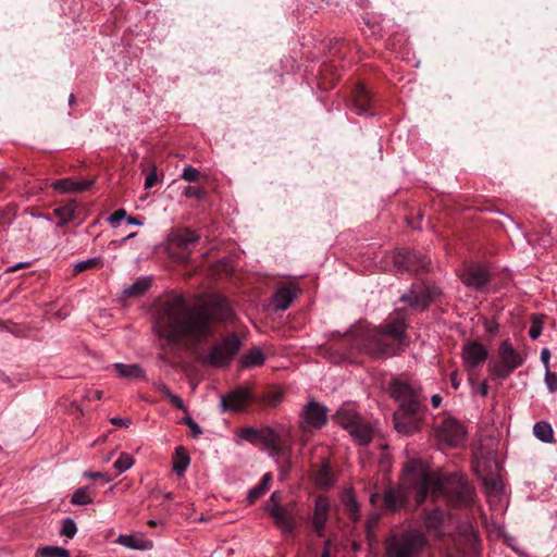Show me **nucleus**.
<instances>
[{
	"label": "nucleus",
	"mask_w": 557,
	"mask_h": 557,
	"mask_svg": "<svg viewBox=\"0 0 557 557\" xmlns=\"http://www.w3.org/2000/svg\"><path fill=\"white\" fill-rule=\"evenodd\" d=\"M232 317V309L221 295H209L196 308H190L183 296H175L162 305L154 330L171 348L182 344L194 347L211 335L213 322Z\"/></svg>",
	"instance_id": "f257e3e1"
},
{
	"label": "nucleus",
	"mask_w": 557,
	"mask_h": 557,
	"mask_svg": "<svg viewBox=\"0 0 557 557\" xmlns=\"http://www.w3.org/2000/svg\"><path fill=\"white\" fill-rule=\"evenodd\" d=\"M412 493L418 505L428 495L433 499L444 497L451 506H468L473 500V491L461 474L442 475L431 472L421 460H410L403 471L401 483L385 491L383 506L386 510L396 511L405 506Z\"/></svg>",
	"instance_id": "f03ea898"
},
{
	"label": "nucleus",
	"mask_w": 557,
	"mask_h": 557,
	"mask_svg": "<svg viewBox=\"0 0 557 557\" xmlns=\"http://www.w3.org/2000/svg\"><path fill=\"white\" fill-rule=\"evenodd\" d=\"M406 322L404 314L396 313L382 327H366L360 331L356 345L367 355L385 358L399 352L406 345Z\"/></svg>",
	"instance_id": "7ed1b4c3"
},
{
	"label": "nucleus",
	"mask_w": 557,
	"mask_h": 557,
	"mask_svg": "<svg viewBox=\"0 0 557 557\" xmlns=\"http://www.w3.org/2000/svg\"><path fill=\"white\" fill-rule=\"evenodd\" d=\"M389 389L392 397L399 403L393 414L395 430L404 435L413 434L421 424L420 410L425 397L419 388L401 380H394Z\"/></svg>",
	"instance_id": "20e7f679"
},
{
	"label": "nucleus",
	"mask_w": 557,
	"mask_h": 557,
	"mask_svg": "<svg viewBox=\"0 0 557 557\" xmlns=\"http://www.w3.org/2000/svg\"><path fill=\"white\" fill-rule=\"evenodd\" d=\"M426 545L425 537L418 532L393 535L385 544L386 557H419Z\"/></svg>",
	"instance_id": "39448f33"
},
{
	"label": "nucleus",
	"mask_w": 557,
	"mask_h": 557,
	"mask_svg": "<svg viewBox=\"0 0 557 557\" xmlns=\"http://www.w3.org/2000/svg\"><path fill=\"white\" fill-rule=\"evenodd\" d=\"M524 362L522 355L517 351L509 341H503L498 347V359L490 364L491 373L499 379H507L517 368Z\"/></svg>",
	"instance_id": "423d86ee"
},
{
	"label": "nucleus",
	"mask_w": 557,
	"mask_h": 557,
	"mask_svg": "<svg viewBox=\"0 0 557 557\" xmlns=\"http://www.w3.org/2000/svg\"><path fill=\"white\" fill-rule=\"evenodd\" d=\"M240 345L238 336L232 335L214 345L207 355L199 356L198 359L205 366L222 368L232 361Z\"/></svg>",
	"instance_id": "0eeeda50"
},
{
	"label": "nucleus",
	"mask_w": 557,
	"mask_h": 557,
	"mask_svg": "<svg viewBox=\"0 0 557 557\" xmlns=\"http://www.w3.org/2000/svg\"><path fill=\"white\" fill-rule=\"evenodd\" d=\"M329 409L314 399L308 400L299 412V428L306 433L320 430L327 424Z\"/></svg>",
	"instance_id": "6e6552de"
},
{
	"label": "nucleus",
	"mask_w": 557,
	"mask_h": 557,
	"mask_svg": "<svg viewBox=\"0 0 557 557\" xmlns=\"http://www.w3.org/2000/svg\"><path fill=\"white\" fill-rule=\"evenodd\" d=\"M437 437L440 441L449 446H458L466 438L463 425L455 419H445L437 429Z\"/></svg>",
	"instance_id": "1a4fd4ad"
},
{
	"label": "nucleus",
	"mask_w": 557,
	"mask_h": 557,
	"mask_svg": "<svg viewBox=\"0 0 557 557\" xmlns=\"http://www.w3.org/2000/svg\"><path fill=\"white\" fill-rule=\"evenodd\" d=\"M252 397L249 387H238L221 397L220 409L225 411H240L245 408L247 401Z\"/></svg>",
	"instance_id": "9d476101"
},
{
	"label": "nucleus",
	"mask_w": 557,
	"mask_h": 557,
	"mask_svg": "<svg viewBox=\"0 0 557 557\" xmlns=\"http://www.w3.org/2000/svg\"><path fill=\"white\" fill-rule=\"evenodd\" d=\"M435 295V288L419 287L410 290L408 294H404L400 299L416 310H423L429 306Z\"/></svg>",
	"instance_id": "9b49d317"
},
{
	"label": "nucleus",
	"mask_w": 557,
	"mask_h": 557,
	"mask_svg": "<svg viewBox=\"0 0 557 557\" xmlns=\"http://www.w3.org/2000/svg\"><path fill=\"white\" fill-rule=\"evenodd\" d=\"M268 510L273 518L275 524L283 533H292L295 528L294 512L283 506L274 504L269 506Z\"/></svg>",
	"instance_id": "f8f14e48"
},
{
	"label": "nucleus",
	"mask_w": 557,
	"mask_h": 557,
	"mask_svg": "<svg viewBox=\"0 0 557 557\" xmlns=\"http://www.w3.org/2000/svg\"><path fill=\"white\" fill-rule=\"evenodd\" d=\"M488 357L487 349L480 343H468L462 348V360L468 369H473Z\"/></svg>",
	"instance_id": "ddd939ff"
},
{
	"label": "nucleus",
	"mask_w": 557,
	"mask_h": 557,
	"mask_svg": "<svg viewBox=\"0 0 557 557\" xmlns=\"http://www.w3.org/2000/svg\"><path fill=\"white\" fill-rule=\"evenodd\" d=\"M462 283L474 289L484 287L488 282V273L483 265H470L460 275Z\"/></svg>",
	"instance_id": "4468645a"
},
{
	"label": "nucleus",
	"mask_w": 557,
	"mask_h": 557,
	"mask_svg": "<svg viewBox=\"0 0 557 557\" xmlns=\"http://www.w3.org/2000/svg\"><path fill=\"white\" fill-rule=\"evenodd\" d=\"M395 263L408 271L417 272L428 269L430 260L417 251H405L396 257Z\"/></svg>",
	"instance_id": "2eb2a0df"
},
{
	"label": "nucleus",
	"mask_w": 557,
	"mask_h": 557,
	"mask_svg": "<svg viewBox=\"0 0 557 557\" xmlns=\"http://www.w3.org/2000/svg\"><path fill=\"white\" fill-rule=\"evenodd\" d=\"M330 502L326 497L320 495L315 499L312 525L319 536L324 535V527L327 521Z\"/></svg>",
	"instance_id": "dca6fc26"
},
{
	"label": "nucleus",
	"mask_w": 557,
	"mask_h": 557,
	"mask_svg": "<svg viewBox=\"0 0 557 557\" xmlns=\"http://www.w3.org/2000/svg\"><path fill=\"white\" fill-rule=\"evenodd\" d=\"M475 471L483 482L487 497L490 499H500L504 490L500 476L495 472L482 473L480 466L475 468Z\"/></svg>",
	"instance_id": "f3484780"
},
{
	"label": "nucleus",
	"mask_w": 557,
	"mask_h": 557,
	"mask_svg": "<svg viewBox=\"0 0 557 557\" xmlns=\"http://www.w3.org/2000/svg\"><path fill=\"white\" fill-rule=\"evenodd\" d=\"M199 236L190 230H181L174 233L171 237V245L183 250L182 260L187 259V255L190 252L191 247L198 242Z\"/></svg>",
	"instance_id": "a211bd4d"
},
{
	"label": "nucleus",
	"mask_w": 557,
	"mask_h": 557,
	"mask_svg": "<svg viewBox=\"0 0 557 557\" xmlns=\"http://www.w3.org/2000/svg\"><path fill=\"white\" fill-rule=\"evenodd\" d=\"M94 185V180H84L75 182L71 178H63L52 183V187L61 194L83 193Z\"/></svg>",
	"instance_id": "6ab92c4d"
},
{
	"label": "nucleus",
	"mask_w": 557,
	"mask_h": 557,
	"mask_svg": "<svg viewBox=\"0 0 557 557\" xmlns=\"http://www.w3.org/2000/svg\"><path fill=\"white\" fill-rule=\"evenodd\" d=\"M297 297V288L289 284L277 288L273 296V307L276 310H286Z\"/></svg>",
	"instance_id": "aec40b11"
},
{
	"label": "nucleus",
	"mask_w": 557,
	"mask_h": 557,
	"mask_svg": "<svg viewBox=\"0 0 557 557\" xmlns=\"http://www.w3.org/2000/svg\"><path fill=\"white\" fill-rule=\"evenodd\" d=\"M445 521V515L443 510L438 508H434L433 510H430L425 512L424 515V528L429 533H432L436 536L444 534L442 531V527Z\"/></svg>",
	"instance_id": "412c9836"
},
{
	"label": "nucleus",
	"mask_w": 557,
	"mask_h": 557,
	"mask_svg": "<svg viewBox=\"0 0 557 557\" xmlns=\"http://www.w3.org/2000/svg\"><path fill=\"white\" fill-rule=\"evenodd\" d=\"M360 419V416L350 406L341 407L333 416L334 422L348 431H350Z\"/></svg>",
	"instance_id": "4be33fe9"
},
{
	"label": "nucleus",
	"mask_w": 557,
	"mask_h": 557,
	"mask_svg": "<svg viewBox=\"0 0 557 557\" xmlns=\"http://www.w3.org/2000/svg\"><path fill=\"white\" fill-rule=\"evenodd\" d=\"M370 96L364 86H358L354 92L352 110L358 115H369Z\"/></svg>",
	"instance_id": "5701e85b"
},
{
	"label": "nucleus",
	"mask_w": 557,
	"mask_h": 557,
	"mask_svg": "<svg viewBox=\"0 0 557 557\" xmlns=\"http://www.w3.org/2000/svg\"><path fill=\"white\" fill-rule=\"evenodd\" d=\"M117 375L127 380L145 379V370L137 363L126 364L116 362L112 366Z\"/></svg>",
	"instance_id": "b1692460"
},
{
	"label": "nucleus",
	"mask_w": 557,
	"mask_h": 557,
	"mask_svg": "<svg viewBox=\"0 0 557 557\" xmlns=\"http://www.w3.org/2000/svg\"><path fill=\"white\" fill-rule=\"evenodd\" d=\"M349 433L359 444L367 445L373 437V428L360 419Z\"/></svg>",
	"instance_id": "393cba45"
},
{
	"label": "nucleus",
	"mask_w": 557,
	"mask_h": 557,
	"mask_svg": "<svg viewBox=\"0 0 557 557\" xmlns=\"http://www.w3.org/2000/svg\"><path fill=\"white\" fill-rule=\"evenodd\" d=\"M151 286V278L148 276L138 277L135 282L123 289V296L126 298L139 297L144 295Z\"/></svg>",
	"instance_id": "a878e982"
},
{
	"label": "nucleus",
	"mask_w": 557,
	"mask_h": 557,
	"mask_svg": "<svg viewBox=\"0 0 557 557\" xmlns=\"http://www.w3.org/2000/svg\"><path fill=\"white\" fill-rule=\"evenodd\" d=\"M265 357L262 350L258 347H253L247 354L240 358V364L243 368H256L264 363Z\"/></svg>",
	"instance_id": "bb28decb"
},
{
	"label": "nucleus",
	"mask_w": 557,
	"mask_h": 557,
	"mask_svg": "<svg viewBox=\"0 0 557 557\" xmlns=\"http://www.w3.org/2000/svg\"><path fill=\"white\" fill-rule=\"evenodd\" d=\"M190 459L186 453V449L182 446L175 448V455L173 459V471L177 475L184 474L188 468Z\"/></svg>",
	"instance_id": "cd10ccee"
},
{
	"label": "nucleus",
	"mask_w": 557,
	"mask_h": 557,
	"mask_svg": "<svg viewBox=\"0 0 557 557\" xmlns=\"http://www.w3.org/2000/svg\"><path fill=\"white\" fill-rule=\"evenodd\" d=\"M271 481H272V474L270 472L265 473L262 476L261 482L248 492V496H247L248 503L252 504L259 497H261L268 491L269 484Z\"/></svg>",
	"instance_id": "c85d7f7f"
},
{
	"label": "nucleus",
	"mask_w": 557,
	"mask_h": 557,
	"mask_svg": "<svg viewBox=\"0 0 557 557\" xmlns=\"http://www.w3.org/2000/svg\"><path fill=\"white\" fill-rule=\"evenodd\" d=\"M533 433L537 440L544 443L554 442V432L552 425L547 422L540 421L533 426Z\"/></svg>",
	"instance_id": "c756f323"
},
{
	"label": "nucleus",
	"mask_w": 557,
	"mask_h": 557,
	"mask_svg": "<svg viewBox=\"0 0 557 557\" xmlns=\"http://www.w3.org/2000/svg\"><path fill=\"white\" fill-rule=\"evenodd\" d=\"M281 441V436L273 429L265 428L259 430V440L258 442L262 443L265 447H277L278 442Z\"/></svg>",
	"instance_id": "7c9ffc66"
},
{
	"label": "nucleus",
	"mask_w": 557,
	"mask_h": 557,
	"mask_svg": "<svg viewBox=\"0 0 557 557\" xmlns=\"http://www.w3.org/2000/svg\"><path fill=\"white\" fill-rule=\"evenodd\" d=\"M71 503L76 506H85L92 503V496L88 486L77 488L71 498Z\"/></svg>",
	"instance_id": "2f4dec72"
},
{
	"label": "nucleus",
	"mask_w": 557,
	"mask_h": 557,
	"mask_svg": "<svg viewBox=\"0 0 557 557\" xmlns=\"http://www.w3.org/2000/svg\"><path fill=\"white\" fill-rule=\"evenodd\" d=\"M36 557H70V553L60 546H42L36 550Z\"/></svg>",
	"instance_id": "473e14b6"
},
{
	"label": "nucleus",
	"mask_w": 557,
	"mask_h": 557,
	"mask_svg": "<svg viewBox=\"0 0 557 557\" xmlns=\"http://www.w3.org/2000/svg\"><path fill=\"white\" fill-rule=\"evenodd\" d=\"M75 206L70 203L64 207L57 208L54 210V214L60 219L59 225H64L70 222L75 213Z\"/></svg>",
	"instance_id": "72a5a7b5"
},
{
	"label": "nucleus",
	"mask_w": 557,
	"mask_h": 557,
	"mask_svg": "<svg viewBox=\"0 0 557 557\" xmlns=\"http://www.w3.org/2000/svg\"><path fill=\"white\" fill-rule=\"evenodd\" d=\"M134 465L133 457L127 453H121L113 467L119 474L124 473Z\"/></svg>",
	"instance_id": "f704fd0d"
},
{
	"label": "nucleus",
	"mask_w": 557,
	"mask_h": 557,
	"mask_svg": "<svg viewBox=\"0 0 557 557\" xmlns=\"http://www.w3.org/2000/svg\"><path fill=\"white\" fill-rule=\"evenodd\" d=\"M315 483L320 487H329L333 484V474L327 467H322L315 474Z\"/></svg>",
	"instance_id": "c9c22d12"
},
{
	"label": "nucleus",
	"mask_w": 557,
	"mask_h": 557,
	"mask_svg": "<svg viewBox=\"0 0 557 557\" xmlns=\"http://www.w3.org/2000/svg\"><path fill=\"white\" fill-rule=\"evenodd\" d=\"M101 264L100 258H89L87 260L78 261L73 265V272L78 274L89 269L97 268Z\"/></svg>",
	"instance_id": "e433bc0d"
},
{
	"label": "nucleus",
	"mask_w": 557,
	"mask_h": 557,
	"mask_svg": "<svg viewBox=\"0 0 557 557\" xmlns=\"http://www.w3.org/2000/svg\"><path fill=\"white\" fill-rule=\"evenodd\" d=\"M116 543L133 549H143L141 541L133 535L120 534Z\"/></svg>",
	"instance_id": "4c0bfd02"
},
{
	"label": "nucleus",
	"mask_w": 557,
	"mask_h": 557,
	"mask_svg": "<svg viewBox=\"0 0 557 557\" xmlns=\"http://www.w3.org/2000/svg\"><path fill=\"white\" fill-rule=\"evenodd\" d=\"M77 532L76 523L73 519L66 518L63 523L60 531L61 535H64L69 539H73Z\"/></svg>",
	"instance_id": "58836bf2"
},
{
	"label": "nucleus",
	"mask_w": 557,
	"mask_h": 557,
	"mask_svg": "<svg viewBox=\"0 0 557 557\" xmlns=\"http://www.w3.org/2000/svg\"><path fill=\"white\" fill-rule=\"evenodd\" d=\"M542 320L539 317H534L529 330V336L532 339H536L542 334Z\"/></svg>",
	"instance_id": "ea45409f"
},
{
	"label": "nucleus",
	"mask_w": 557,
	"mask_h": 557,
	"mask_svg": "<svg viewBox=\"0 0 557 557\" xmlns=\"http://www.w3.org/2000/svg\"><path fill=\"white\" fill-rule=\"evenodd\" d=\"M199 175L200 172L196 168L188 165L184 168L182 177L187 182H196Z\"/></svg>",
	"instance_id": "a19ab883"
},
{
	"label": "nucleus",
	"mask_w": 557,
	"mask_h": 557,
	"mask_svg": "<svg viewBox=\"0 0 557 557\" xmlns=\"http://www.w3.org/2000/svg\"><path fill=\"white\" fill-rule=\"evenodd\" d=\"M126 216V211L124 209H119L114 211L108 219L109 223L112 227H117L120 222L124 220Z\"/></svg>",
	"instance_id": "79ce46f5"
},
{
	"label": "nucleus",
	"mask_w": 557,
	"mask_h": 557,
	"mask_svg": "<svg viewBox=\"0 0 557 557\" xmlns=\"http://www.w3.org/2000/svg\"><path fill=\"white\" fill-rule=\"evenodd\" d=\"M183 422L190 429L194 437H198L202 433L201 428L193 418L186 417L183 419Z\"/></svg>",
	"instance_id": "37998d69"
},
{
	"label": "nucleus",
	"mask_w": 557,
	"mask_h": 557,
	"mask_svg": "<svg viewBox=\"0 0 557 557\" xmlns=\"http://www.w3.org/2000/svg\"><path fill=\"white\" fill-rule=\"evenodd\" d=\"M242 437L251 443H257L259 440V430L244 429L242 431Z\"/></svg>",
	"instance_id": "c03bdc74"
},
{
	"label": "nucleus",
	"mask_w": 557,
	"mask_h": 557,
	"mask_svg": "<svg viewBox=\"0 0 557 557\" xmlns=\"http://www.w3.org/2000/svg\"><path fill=\"white\" fill-rule=\"evenodd\" d=\"M545 382L550 392H555L557 389V375L552 373L549 370L545 373Z\"/></svg>",
	"instance_id": "a18cd8bd"
},
{
	"label": "nucleus",
	"mask_w": 557,
	"mask_h": 557,
	"mask_svg": "<svg viewBox=\"0 0 557 557\" xmlns=\"http://www.w3.org/2000/svg\"><path fill=\"white\" fill-rule=\"evenodd\" d=\"M184 195L188 198H202L203 197V190L199 187L195 186H188L184 190Z\"/></svg>",
	"instance_id": "49530a36"
},
{
	"label": "nucleus",
	"mask_w": 557,
	"mask_h": 557,
	"mask_svg": "<svg viewBox=\"0 0 557 557\" xmlns=\"http://www.w3.org/2000/svg\"><path fill=\"white\" fill-rule=\"evenodd\" d=\"M158 182V176L156 172V168L146 176L145 180V189L152 188Z\"/></svg>",
	"instance_id": "de8ad7c7"
},
{
	"label": "nucleus",
	"mask_w": 557,
	"mask_h": 557,
	"mask_svg": "<svg viewBox=\"0 0 557 557\" xmlns=\"http://www.w3.org/2000/svg\"><path fill=\"white\" fill-rule=\"evenodd\" d=\"M168 398L176 409L182 411L187 410L182 398L178 395L172 393Z\"/></svg>",
	"instance_id": "09e8293b"
},
{
	"label": "nucleus",
	"mask_w": 557,
	"mask_h": 557,
	"mask_svg": "<svg viewBox=\"0 0 557 557\" xmlns=\"http://www.w3.org/2000/svg\"><path fill=\"white\" fill-rule=\"evenodd\" d=\"M83 398L88 400V401H91L94 399H101L102 398V392L99 391V389H95V391H91V389H86L84 395H83Z\"/></svg>",
	"instance_id": "8fccbe9b"
},
{
	"label": "nucleus",
	"mask_w": 557,
	"mask_h": 557,
	"mask_svg": "<svg viewBox=\"0 0 557 557\" xmlns=\"http://www.w3.org/2000/svg\"><path fill=\"white\" fill-rule=\"evenodd\" d=\"M345 502H346V506L350 510L351 515H355L358 511V504H357V500L355 499L354 495L348 494L346 496ZM354 518L356 519V516H354Z\"/></svg>",
	"instance_id": "3c124183"
},
{
	"label": "nucleus",
	"mask_w": 557,
	"mask_h": 557,
	"mask_svg": "<svg viewBox=\"0 0 557 557\" xmlns=\"http://www.w3.org/2000/svg\"><path fill=\"white\" fill-rule=\"evenodd\" d=\"M86 478H90V479H100L102 480L104 483H109L112 481V478L102 473V472H85L84 474Z\"/></svg>",
	"instance_id": "603ef678"
},
{
	"label": "nucleus",
	"mask_w": 557,
	"mask_h": 557,
	"mask_svg": "<svg viewBox=\"0 0 557 557\" xmlns=\"http://www.w3.org/2000/svg\"><path fill=\"white\" fill-rule=\"evenodd\" d=\"M110 422L116 426L128 428L132 424V419L131 418H124V419L123 418H111Z\"/></svg>",
	"instance_id": "864d4df0"
},
{
	"label": "nucleus",
	"mask_w": 557,
	"mask_h": 557,
	"mask_svg": "<svg viewBox=\"0 0 557 557\" xmlns=\"http://www.w3.org/2000/svg\"><path fill=\"white\" fill-rule=\"evenodd\" d=\"M549 359H550V352L548 348H544L541 351V361L543 362L546 371L549 370Z\"/></svg>",
	"instance_id": "5fc2aeb1"
},
{
	"label": "nucleus",
	"mask_w": 557,
	"mask_h": 557,
	"mask_svg": "<svg viewBox=\"0 0 557 557\" xmlns=\"http://www.w3.org/2000/svg\"><path fill=\"white\" fill-rule=\"evenodd\" d=\"M270 449H271L270 455L272 457L284 456L285 455V448H284V446L282 444V440L278 442L277 447H271Z\"/></svg>",
	"instance_id": "6e6d98bb"
},
{
	"label": "nucleus",
	"mask_w": 557,
	"mask_h": 557,
	"mask_svg": "<svg viewBox=\"0 0 557 557\" xmlns=\"http://www.w3.org/2000/svg\"><path fill=\"white\" fill-rule=\"evenodd\" d=\"M28 267H30V262H18V263H16L14 265L9 267L7 269V272L8 273H12V272H15V271H17L20 269H25V268H28Z\"/></svg>",
	"instance_id": "4d7b16f0"
},
{
	"label": "nucleus",
	"mask_w": 557,
	"mask_h": 557,
	"mask_svg": "<svg viewBox=\"0 0 557 557\" xmlns=\"http://www.w3.org/2000/svg\"><path fill=\"white\" fill-rule=\"evenodd\" d=\"M154 386H156L157 391H159L166 397H169L172 394V392L169 389V387L163 383H157V384H154Z\"/></svg>",
	"instance_id": "13d9d810"
},
{
	"label": "nucleus",
	"mask_w": 557,
	"mask_h": 557,
	"mask_svg": "<svg viewBox=\"0 0 557 557\" xmlns=\"http://www.w3.org/2000/svg\"><path fill=\"white\" fill-rule=\"evenodd\" d=\"M478 393L482 396V397H485L488 393V387H487V383L484 381L480 384L479 388H478Z\"/></svg>",
	"instance_id": "bf43d9fd"
},
{
	"label": "nucleus",
	"mask_w": 557,
	"mask_h": 557,
	"mask_svg": "<svg viewBox=\"0 0 557 557\" xmlns=\"http://www.w3.org/2000/svg\"><path fill=\"white\" fill-rule=\"evenodd\" d=\"M450 382H451V386L455 388V389H458L459 386H460V381L458 380L457 377V372L454 371L450 375Z\"/></svg>",
	"instance_id": "052dcab7"
},
{
	"label": "nucleus",
	"mask_w": 557,
	"mask_h": 557,
	"mask_svg": "<svg viewBox=\"0 0 557 557\" xmlns=\"http://www.w3.org/2000/svg\"><path fill=\"white\" fill-rule=\"evenodd\" d=\"M431 401L434 408H438L442 404V397L438 394H435L432 396Z\"/></svg>",
	"instance_id": "680f3d73"
},
{
	"label": "nucleus",
	"mask_w": 557,
	"mask_h": 557,
	"mask_svg": "<svg viewBox=\"0 0 557 557\" xmlns=\"http://www.w3.org/2000/svg\"><path fill=\"white\" fill-rule=\"evenodd\" d=\"M127 223L129 225H143V222L138 221L136 218H128Z\"/></svg>",
	"instance_id": "e2e57ef3"
},
{
	"label": "nucleus",
	"mask_w": 557,
	"mask_h": 557,
	"mask_svg": "<svg viewBox=\"0 0 557 557\" xmlns=\"http://www.w3.org/2000/svg\"><path fill=\"white\" fill-rule=\"evenodd\" d=\"M331 546H332V542H331V540H326V541L324 542L323 552H327V553H330V554H331Z\"/></svg>",
	"instance_id": "0e129e2a"
},
{
	"label": "nucleus",
	"mask_w": 557,
	"mask_h": 557,
	"mask_svg": "<svg viewBox=\"0 0 557 557\" xmlns=\"http://www.w3.org/2000/svg\"><path fill=\"white\" fill-rule=\"evenodd\" d=\"M278 498L280 497H278V493L277 492L272 493L271 502L276 503L278 500Z\"/></svg>",
	"instance_id": "69168bd1"
},
{
	"label": "nucleus",
	"mask_w": 557,
	"mask_h": 557,
	"mask_svg": "<svg viewBox=\"0 0 557 557\" xmlns=\"http://www.w3.org/2000/svg\"><path fill=\"white\" fill-rule=\"evenodd\" d=\"M377 499H379V494H372L370 497V500L372 504H375Z\"/></svg>",
	"instance_id": "338daca9"
},
{
	"label": "nucleus",
	"mask_w": 557,
	"mask_h": 557,
	"mask_svg": "<svg viewBox=\"0 0 557 557\" xmlns=\"http://www.w3.org/2000/svg\"><path fill=\"white\" fill-rule=\"evenodd\" d=\"M75 102V96L72 94L69 99V103L72 106Z\"/></svg>",
	"instance_id": "774afa93"
}]
</instances>
